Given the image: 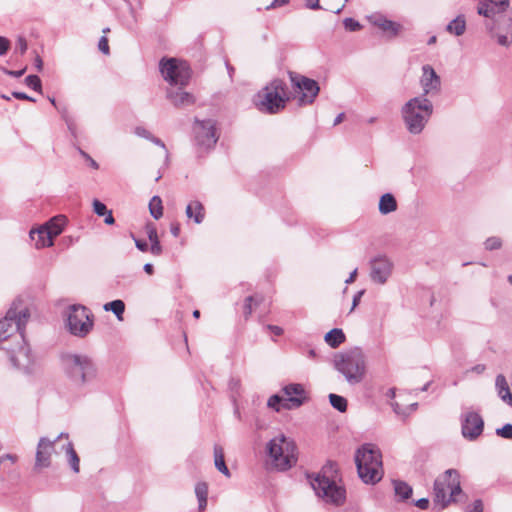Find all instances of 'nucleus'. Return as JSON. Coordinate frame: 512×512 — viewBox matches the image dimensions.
Instances as JSON below:
<instances>
[{
	"label": "nucleus",
	"instance_id": "24",
	"mask_svg": "<svg viewBox=\"0 0 512 512\" xmlns=\"http://www.w3.org/2000/svg\"><path fill=\"white\" fill-rule=\"evenodd\" d=\"M67 442L62 445L61 449L65 451L67 457V463L70 466L71 470L74 473H79L80 471V458L76 453L73 443L69 441V438L66 439Z\"/></svg>",
	"mask_w": 512,
	"mask_h": 512
},
{
	"label": "nucleus",
	"instance_id": "34",
	"mask_svg": "<svg viewBox=\"0 0 512 512\" xmlns=\"http://www.w3.org/2000/svg\"><path fill=\"white\" fill-rule=\"evenodd\" d=\"M395 494L401 500H407L412 495V487L404 481H394Z\"/></svg>",
	"mask_w": 512,
	"mask_h": 512
},
{
	"label": "nucleus",
	"instance_id": "12",
	"mask_svg": "<svg viewBox=\"0 0 512 512\" xmlns=\"http://www.w3.org/2000/svg\"><path fill=\"white\" fill-rule=\"evenodd\" d=\"M195 144L199 152H206L214 148L218 135L216 134L215 122L211 119L195 120L194 125Z\"/></svg>",
	"mask_w": 512,
	"mask_h": 512
},
{
	"label": "nucleus",
	"instance_id": "42",
	"mask_svg": "<svg viewBox=\"0 0 512 512\" xmlns=\"http://www.w3.org/2000/svg\"><path fill=\"white\" fill-rule=\"evenodd\" d=\"M74 146L76 147V149L78 150L79 154L83 157V159L87 162V164L92 168V169H95L97 170L99 168V165L98 163L88 154L86 153L84 150H82L79 146H77L76 144H74Z\"/></svg>",
	"mask_w": 512,
	"mask_h": 512
},
{
	"label": "nucleus",
	"instance_id": "54",
	"mask_svg": "<svg viewBox=\"0 0 512 512\" xmlns=\"http://www.w3.org/2000/svg\"><path fill=\"white\" fill-rule=\"evenodd\" d=\"M134 241H135V245L136 247L142 251V252H145L148 250L149 248V245H148V242L146 240H140V239H135L134 238Z\"/></svg>",
	"mask_w": 512,
	"mask_h": 512
},
{
	"label": "nucleus",
	"instance_id": "19",
	"mask_svg": "<svg viewBox=\"0 0 512 512\" xmlns=\"http://www.w3.org/2000/svg\"><path fill=\"white\" fill-rule=\"evenodd\" d=\"M284 409H293L300 407L305 399V390L301 384L291 383L283 387Z\"/></svg>",
	"mask_w": 512,
	"mask_h": 512
},
{
	"label": "nucleus",
	"instance_id": "43",
	"mask_svg": "<svg viewBox=\"0 0 512 512\" xmlns=\"http://www.w3.org/2000/svg\"><path fill=\"white\" fill-rule=\"evenodd\" d=\"M93 211L96 215L102 217L105 216L106 213H108V209L104 203L99 201L98 199L93 200Z\"/></svg>",
	"mask_w": 512,
	"mask_h": 512
},
{
	"label": "nucleus",
	"instance_id": "7",
	"mask_svg": "<svg viewBox=\"0 0 512 512\" xmlns=\"http://www.w3.org/2000/svg\"><path fill=\"white\" fill-rule=\"evenodd\" d=\"M334 366L351 385H356L365 377L366 361L361 349L354 348L345 353L336 354Z\"/></svg>",
	"mask_w": 512,
	"mask_h": 512
},
{
	"label": "nucleus",
	"instance_id": "45",
	"mask_svg": "<svg viewBox=\"0 0 512 512\" xmlns=\"http://www.w3.org/2000/svg\"><path fill=\"white\" fill-rule=\"evenodd\" d=\"M253 302H255L256 305L259 304L258 301L255 300L254 296H248L246 297L245 299V303H244V316L245 318L247 319L253 312V307H252V304Z\"/></svg>",
	"mask_w": 512,
	"mask_h": 512
},
{
	"label": "nucleus",
	"instance_id": "48",
	"mask_svg": "<svg viewBox=\"0 0 512 512\" xmlns=\"http://www.w3.org/2000/svg\"><path fill=\"white\" fill-rule=\"evenodd\" d=\"M98 49L100 52H102L103 54L105 55H109L110 53V48H109V44H108V39L105 35H103L99 41H98Z\"/></svg>",
	"mask_w": 512,
	"mask_h": 512
},
{
	"label": "nucleus",
	"instance_id": "53",
	"mask_svg": "<svg viewBox=\"0 0 512 512\" xmlns=\"http://www.w3.org/2000/svg\"><path fill=\"white\" fill-rule=\"evenodd\" d=\"M56 109L58 110V112L61 114V118L67 122V120H71L73 119L70 115H69V111H68V108L66 106H57Z\"/></svg>",
	"mask_w": 512,
	"mask_h": 512
},
{
	"label": "nucleus",
	"instance_id": "59",
	"mask_svg": "<svg viewBox=\"0 0 512 512\" xmlns=\"http://www.w3.org/2000/svg\"><path fill=\"white\" fill-rule=\"evenodd\" d=\"M466 512H483V503L481 500H475L473 503V508Z\"/></svg>",
	"mask_w": 512,
	"mask_h": 512
},
{
	"label": "nucleus",
	"instance_id": "35",
	"mask_svg": "<svg viewBox=\"0 0 512 512\" xmlns=\"http://www.w3.org/2000/svg\"><path fill=\"white\" fill-rule=\"evenodd\" d=\"M105 311H111L115 314V316L119 319H123V314L125 312V303L122 300H114L104 304L103 306Z\"/></svg>",
	"mask_w": 512,
	"mask_h": 512
},
{
	"label": "nucleus",
	"instance_id": "9",
	"mask_svg": "<svg viewBox=\"0 0 512 512\" xmlns=\"http://www.w3.org/2000/svg\"><path fill=\"white\" fill-rule=\"evenodd\" d=\"M93 325V315L87 307L81 304H73L68 307L66 326L72 335L83 338L89 334Z\"/></svg>",
	"mask_w": 512,
	"mask_h": 512
},
{
	"label": "nucleus",
	"instance_id": "62",
	"mask_svg": "<svg viewBox=\"0 0 512 512\" xmlns=\"http://www.w3.org/2000/svg\"><path fill=\"white\" fill-rule=\"evenodd\" d=\"M306 6L312 10L320 9L319 0H305Z\"/></svg>",
	"mask_w": 512,
	"mask_h": 512
},
{
	"label": "nucleus",
	"instance_id": "32",
	"mask_svg": "<svg viewBox=\"0 0 512 512\" xmlns=\"http://www.w3.org/2000/svg\"><path fill=\"white\" fill-rule=\"evenodd\" d=\"M195 494L198 499L199 512L204 511L207 506L208 486L205 482H199L195 486Z\"/></svg>",
	"mask_w": 512,
	"mask_h": 512
},
{
	"label": "nucleus",
	"instance_id": "6",
	"mask_svg": "<svg viewBox=\"0 0 512 512\" xmlns=\"http://www.w3.org/2000/svg\"><path fill=\"white\" fill-rule=\"evenodd\" d=\"M289 101L287 85L281 79H273L261 91H259L254 103L260 112L276 114L283 110Z\"/></svg>",
	"mask_w": 512,
	"mask_h": 512
},
{
	"label": "nucleus",
	"instance_id": "64",
	"mask_svg": "<svg viewBox=\"0 0 512 512\" xmlns=\"http://www.w3.org/2000/svg\"><path fill=\"white\" fill-rule=\"evenodd\" d=\"M34 65L38 71H41L43 68V61L39 55H37L34 59Z\"/></svg>",
	"mask_w": 512,
	"mask_h": 512
},
{
	"label": "nucleus",
	"instance_id": "47",
	"mask_svg": "<svg viewBox=\"0 0 512 512\" xmlns=\"http://www.w3.org/2000/svg\"><path fill=\"white\" fill-rule=\"evenodd\" d=\"M27 48L28 45L26 39L22 36H19L16 41L15 51L23 55L26 53Z\"/></svg>",
	"mask_w": 512,
	"mask_h": 512
},
{
	"label": "nucleus",
	"instance_id": "60",
	"mask_svg": "<svg viewBox=\"0 0 512 512\" xmlns=\"http://www.w3.org/2000/svg\"><path fill=\"white\" fill-rule=\"evenodd\" d=\"M415 505L420 509H427L429 506V500L427 498L418 499Z\"/></svg>",
	"mask_w": 512,
	"mask_h": 512
},
{
	"label": "nucleus",
	"instance_id": "49",
	"mask_svg": "<svg viewBox=\"0 0 512 512\" xmlns=\"http://www.w3.org/2000/svg\"><path fill=\"white\" fill-rule=\"evenodd\" d=\"M391 407L393 408V411L399 416L407 417L409 415V412L407 411L406 407H402L396 401L391 403Z\"/></svg>",
	"mask_w": 512,
	"mask_h": 512
},
{
	"label": "nucleus",
	"instance_id": "33",
	"mask_svg": "<svg viewBox=\"0 0 512 512\" xmlns=\"http://www.w3.org/2000/svg\"><path fill=\"white\" fill-rule=\"evenodd\" d=\"M506 34H496L499 45L508 47L512 43V15L505 19Z\"/></svg>",
	"mask_w": 512,
	"mask_h": 512
},
{
	"label": "nucleus",
	"instance_id": "36",
	"mask_svg": "<svg viewBox=\"0 0 512 512\" xmlns=\"http://www.w3.org/2000/svg\"><path fill=\"white\" fill-rule=\"evenodd\" d=\"M149 211L151 216L158 220L163 216L162 200L159 196H153L149 202Z\"/></svg>",
	"mask_w": 512,
	"mask_h": 512
},
{
	"label": "nucleus",
	"instance_id": "18",
	"mask_svg": "<svg viewBox=\"0 0 512 512\" xmlns=\"http://www.w3.org/2000/svg\"><path fill=\"white\" fill-rule=\"evenodd\" d=\"M392 267L391 261L384 256L372 259L370 262L371 280L379 285L385 284L392 273Z\"/></svg>",
	"mask_w": 512,
	"mask_h": 512
},
{
	"label": "nucleus",
	"instance_id": "2",
	"mask_svg": "<svg viewBox=\"0 0 512 512\" xmlns=\"http://www.w3.org/2000/svg\"><path fill=\"white\" fill-rule=\"evenodd\" d=\"M60 365L66 378L78 389L86 387L97 377L96 363L87 354L64 352L60 356Z\"/></svg>",
	"mask_w": 512,
	"mask_h": 512
},
{
	"label": "nucleus",
	"instance_id": "57",
	"mask_svg": "<svg viewBox=\"0 0 512 512\" xmlns=\"http://www.w3.org/2000/svg\"><path fill=\"white\" fill-rule=\"evenodd\" d=\"M364 294V290H360L358 291L354 297H353V301H352V307H351V311H353L355 309V307L359 304L360 302V299L361 297L363 296Z\"/></svg>",
	"mask_w": 512,
	"mask_h": 512
},
{
	"label": "nucleus",
	"instance_id": "16",
	"mask_svg": "<svg viewBox=\"0 0 512 512\" xmlns=\"http://www.w3.org/2000/svg\"><path fill=\"white\" fill-rule=\"evenodd\" d=\"M461 433L469 441L476 440L483 432L484 420L475 411H467L461 415Z\"/></svg>",
	"mask_w": 512,
	"mask_h": 512
},
{
	"label": "nucleus",
	"instance_id": "44",
	"mask_svg": "<svg viewBox=\"0 0 512 512\" xmlns=\"http://www.w3.org/2000/svg\"><path fill=\"white\" fill-rule=\"evenodd\" d=\"M496 434L502 438L512 440V424H505L503 427L496 429Z\"/></svg>",
	"mask_w": 512,
	"mask_h": 512
},
{
	"label": "nucleus",
	"instance_id": "37",
	"mask_svg": "<svg viewBox=\"0 0 512 512\" xmlns=\"http://www.w3.org/2000/svg\"><path fill=\"white\" fill-rule=\"evenodd\" d=\"M329 401L331 406L339 412H345L347 410V400L337 394H329Z\"/></svg>",
	"mask_w": 512,
	"mask_h": 512
},
{
	"label": "nucleus",
	"instance_id": "56",
	"mask_svg": "<svg viewBox=\"0 0 512 512\" xmlns=\"http://www.w3.org/2000/svg\"><path fill=\"white\" fill-rule=\"evenodd\" d=\"M289 0H273L270 5L266 7L267 10L284 6L288 4Z\"/></svg>",
	"mask_w": 512,
	"mask_h": 512
},
{
	"label": "nucleus",
	"instance_id": "20",
	"mask_svg": "<svg viewBox=\"0 0 512 512\" xmlns=\"http://www.w3.org/2000/svg\"><path fill=\"white\" fill-rule=\"evenodd\" d=\"M369 21L380 28L383 32H387L391 37H395L402 29L400 23L386 19L382 14H375L369 17Z\"/></svg>",
	"mask_w": 512,
	"mask_h": 512
},
{
	"label": "nucleus",
	"instance_id": "13",
	"mask_svg": "<svg viewBox=\"0 0 512 512\" xmlns=\"http://www.w3.org/2000/svg\"><path fill=\"white\" fill-rule=\"evenodd\" d=\"M508 7L509 0H479L477 13L493 21L486 24V28L493 33L500 29L499 21L501 17L499 15L505 12Z\"/></svg>",
	"mask_w": 512,
	"mask_h": 512
},
{
	"label": "nucleus",
	"instance_id": "27",
	"mask_svg": "<svg viewBox=\"0 0 512 512\" xmlns=\"http://www.w3.org/2000/svg\"><path fill=\"white\" fill-rule=\"evenodd\" d=\"M324 340L331 348H337L345 342L346 336L342 329L333 328L326 333Z\"/></svg>",
	"mask_w": 512,
	"mask_h": 512
},
{
	"label": "nucleus",
	"instance_id": "15",
	"mask_svg": "<svg viewBox=\"0 0 512 512\" xmlns=\"http://www.w3.org/2000/svg\"><path fill=\"white\" fill-rule=\"evenodd\" d=\"M289 78L292 85L301 92L298 98L299 104H312L320 91L318 83L313 79L291 71L289 72Z\"/></svg>",
	"mask_w": 512,
	"mask_h": 512
},
{
	"label": "nucleus",
	"instance_id": "4",
	"mask_svg": "<svg viewBox=\"0 0 512 512\" xmlns=\"http://www.w3.org/2000/svg\"><path fill=\"white\" fill-rule=\"evenodd\" d=\"M462 496L460 475L455 469H448L434 482L433 510L442 511L452 502H458Z\"/></svg>",
	"mask_w": 512,
	"mask_h": 512
},
{
	"label": "nucleus",
	"instance_id": "17",
	"mask_svg": "<svg viewBox=\"0 0 512 512\" xmlns=\"http://www.w3.org/2000/svg\"><path fill=\"white\" fill-rule=\"evenodd\" d=\"M420 85L423 93L419 97L427 98L429 95H436L440 92L441 79L432 66L426 64L422 67Z\"/></svg>",
	"mask_w": 512,
	"mask_h": 512
},
{
	"label": "nucleus",
	"instance_id": "5",
	"mask_svg": "<svg viewBox=\"0 0 512 512\" xmlns=\"http://www.w3.org/2000/svg\"><path fill=\"white\" fill-rule=\"evenodd\" d=\"M401 114L407 130L414 135L420 134L433 114V104L425 97H414L401 108Z\"/></svg>",
	"mask_w": 512,
	"mask_h": 512
},
{
	"label": "nucleus",
	"instance_id": "3",
	"mask_svg": "<svg viewBox=\"0 0 512 512\" xmlns=\"http://www.w3.org/2000/svg\"><path fill=\"white\" fill-rule=\"evenodd\" d=\"M355 463L358 475L366 484H375L383 477L382 455L372 444H364L356 451Z\"/></svg>",
	"mask_w": 512,
	"mask_h": 512
},
{
	"label": "nucleus",
	"instance_id": "58",
	"mask_svg": "<svg viewBox=\"0 0 512 512\" xmlns=\"http://www.w3.org/2000/svg\"><path fill=\"white\" fill-rule=\"evenodd\" d=\"M266 329H268L269 331H271L274 335L276 336H280L283 334V329L279 326H276V325H267L266 326Z\"/></svg>",
	"mask_w": 512,
	"mask_h": 512
},
{
	"label": "nucleus",
	"instance_id": "61",
	"mask_svg": "<svg viewBox=\"0 0 512 512\" xmlns=\"http://www.w3.org/2000/svg\"><path fill=\"white\" fill-rule=\"evenodd\" d=\"M170 232L174 237H178L180 234V225L177 222L171 223Z\"/></svg>",
	"mask_w": 512,
	"mask_h": 512
},
{
	"label": "nucleus",
	"instance_id": "39",
	"mask_svg": "<svg viewBox=\"0 0 512 512\" xmlns=\"http://www.w3.org/2000/svg\"><path fill=\"white\" fill-rule=\"evenodd\" d=\"M284 397L279 395H272L267 402L268 407L274 409L279 412L281 408H283Z\"/></svg>",
	"mask_w": 512,
	"mask_h": 512
},
{
	"label": "nucleus",
	"instance_id": "52",
	"mask_svg": "<svg viewBox=\"0 0 512 512\" xmlns=\"http://www.w3.org/2000/svg\"><path fill=\"white\" fill-rule=\"evenodd\" d=\"M150 252L155 256H158L162 253V246L160 244V241L151 242Z\"/></svg>",
	"mask_w": 512,
	"mask_h": 512
},
{
	"label": "nucleus",
	"instance_id": "11",
	"mask_svg": "<svg viewBox=\"0 0 512 512\" xmlns=\"http://www.w3.org/2000/svg\"><path fill=\"white\" fill-rule=\"evenodd\" d=\"M162 76L171 85L185 86L191 78V71L185 62H178L176 59L162 60L160 62Z\"/></svg>",
	"mask_w": 512,
	"mask_h": 512
},
{
	"label": "nucleus",
	"instance_id": "21",
	"mask_svg": "<svg viewBox=\"0 0 512 512\" xmlns=\"http://www.w3.org/2000/svg\"><path fill=\"white\" fill-rule=\"evenodd\" d=\"M29 236L36 249L51 247L53 245L51 236H49L48 227L44 225L31 229Z\"/></svg>",
	"mask_w": 512,
	"mask_h": 512
},
{
	"label": "nucleus",
	"instance_id": "22",
	"mask_svg": "<svg viewBox=\"0 0 512 512\" xmlns=\"http://www.w3.org/2000/svg\"><path fill=\"white\" fill-rule=\"evenodd\" d=\"M167 97L176 107H186L195 103V97L181 88L169 90Z\"/></svg>",
	"mask_w": 512,
	"mask_h": 512
},
{
	"label": "nucleus",
	"instance_id": "26",
	"mask_svg": "<svg viewBox=\"0 0 512 512\" xmlns=\"http://www.w3.org/2000/svg\"><path fill=\"white\" fill-rule=\"evenodd\" d=\"M378 208L381 214L387 215L396 211L397 201L391 193H385L380 197Z\"/></svg>",
	"mask_w": 512,
	"mask_h": 512
},
{
	"label": "nucleus",
	"instance_id": "46",
	"mask_svg": "<svg viewBox=\"0 0 512 512\" xmlns=\"http://www.w3.org/2000/svg\"><path fill=\"white\" fill-rule=\"evenodd\" d=\"M148 239L151 242L159 241L156 226L153 223H148L145 227Z\"/></svg>",
	"mask_w": 512,
	"mask_h": 512
},
{
	"label": "nucleus",
	"instance_id": "8",
	"mask_svg": "<svg viewBox=\"0 0 512 512\" xmlns=\"http://www.w3.org/2000/svg\"><path fill=\"white\" fill-rule=\"evenodd\" d=\"M296 445L284 434H279L267 443V453L278 470L290 469L296 464Z\"/></svg>",
	"mask_w": 512,
	"mask_h": 512
},
{
	"label": "nucleus",
	"instance_id": "38",
	"mask_svg": "<svg viewBox=\"0 0 512 512\" xmlns=\"http://www.w3.org/2000/svg\"><path fill=\"white\" fill-rule=\"evenodd\" d=\"M25 84L33 89L34 91H37V92H42V83H41V79L39 76L37 75H28L26 78H25Z\"/></svg>",
	"mask_w": 512,
	"mask_h": 512
},
{
	"label": "nucleus",
	"instance_id": "23",
	"mask_svg": "<svg viewBox=\"0 0 512 512\" xmlns=\"http://www.w3.org/2000/svg\"><path fill=\"white\" fill-rule=\"evenodd\" d=\"M495 387L501 400L512 407V393L504 375L499 374L496 376Z\"/></svg>",
	"mask_w": 512,
	"mask_h": 512
},
{
	"label": "nucleus",
	"instance_id": "63",
	"mask_svg": "<svg viewBox=\"0 0 512 512\" xmlns=\"http://www.w3.org/2000/svg\"><path fill=\"white\" fill-rule=\"evenodd\" d=\"M104 222L107 225H112L115 222V219L112 215V211L108 210V213H106V215H105Z\"/></svg>",
	"mask_w": 512,
	"mask_h": 512
},
{
	"label": "nucleus",
	"instance_id": "1",
	"mask_svg": "<svg viewBox=\"0 0 512 512\" xmlns=\"http://www.w3.org/2000/svg\"><path fill=\"white\" fill-rule=\"evenodd\" d=\"M29 317V310L19 308V303L14 302L0 319V349L7 352L11 364L19 369L28 368L32 362L24 336Z\"/></svg>",
	"mask_w": 512,
	"mask_h": 512
},
{
	"label": "nucleus",
	"instance_id": "40",
	"mask_svg": "<svg viewBox=\"0 0 512 512\" xmlns=\"http://www.w3.org/2000/svg\"><path fill=\"white\" fill-rule=\"evenodd\" d=\"M484 245L486 250L492 251L501 248L502 241L499 237L493 236L486 239Z\"/></svg>",
	"mask_w": 512,
	"mask_h": 512
},
{
	"label": "nucleus",
	"instance_id": "14",
	"mask_svg": "<svg viewBox=\"0 0 512 512\" xmlns=\"http://www.w3.org/2000/svg\"><path fill=\"white\" fill-rule=\"evenodd\" d=\"M69 435L67 433H60L53 440L48 437H41L38 441L35 455V464L34 470L40 471L45 468H49L51 466V457L53 452H55L56 445L62 439H68Z\"/></svg>",
	"mask_w": 512,
	"mask_h": 512
},
{
	"label": "nucleus",
	"instance_id": "28",
	"mask_svg": "<svg viewBox=\"0 0 512 512\" xmlns=\"http://www.w3.org/2000/svg\"><path fill=\"white\" fill-rule=\"evenodd\" d=\"M186 215L193 218L195 223L200 224L204 219V207L199 201L191 202L186 207Z\"/></svg>",
	"mask_w": 512,
	"mask_h": 512
},
{
	"label": "nucleus",
	"instance_id": "25",
	"mask_svg": "<svg viewBox=\"0 0 512 512\" xmlns=\"http://www.w3.org/2000/svg\"><path fill=\"white\" fill-rule=\"evenodd\" d=\"M446 31L454 36H462L466 31V18L464 14L457 15L446 25Z\"/></svg>",
	"mask_w": 512,
	"mask_h": 512
},
{
	"label": "nucleus",
	"instance_id": "51",
	"mask_svg": "<svg viewBox=\"0 0 512 512\" xmlns=\"http://www.w3.org/2000/svg\"><path fill=\"white\" fill-rule=\"evenodd\" d=\"M10 46V42L7 38L0 36V56L7 53Z\"/></svg>",
	"mask_w": 512,
	"mask_h": 512
},
{
	"label": "nucleus",
	"instance_id": "50",
	"mask_svg": "<svg viewBox=\"0 0 512 512\" xmlns=\"http://www.w3.org/2000/svg\"><path fill=\"white\" fill-rule=\"evenodd\" d=\"M65 123H66L67 129L70 132L72 138L74 140H76L78 137V133H77V125H76L74 119L67 120V122H65Z\"/></svg>",
	"mask_w": 512,
	"mask_h": 512
},
{
	"label": "nucleus",
	"instance_id": "31",
	"mask_svg": "<svg viewBox=\"0 0 512 512\" xmlns=\"http://www.w3.org/2000/svg\"><path fill=\"white\" fill-rule=\"evenodd\" d=\"M135 134L139 137H142V138H145L151 142H153L155 145L161 147L164 151H165V158H166V161L168 160V157H169V153H168V150L164 144V142L153 136L147 129H145L144 127H136L135 128Z\"/></svg>",
	"mask_w": 512,
	"mask_h": 512
},
{
	"label": "nucleus",
	"instance_id": "29",
	"mask_svg": "<svg viewBox=\"0 0 512 512\" xmlns=\"http://www.w3.org/2000/svg\"><path fill=\"white\" fill-rule=\"evenodd\" d=\"M214 463L218 471L224 474L226 477H230V472L225 464L224 451L219 445L214 446Z\"/></svg>",
	"mask_w": 512,
	"mask_h": 512
},
{
	"label": "nucleus",
	"instance_id": "41",
	"mask_svg": "<svg viewBox=\"0 0 512 512\" xmlns=\"http://www.w3.org/2000/svg\"><path fill=\"white\" fill-rule=\"evenodd\" d=\"M343 25H344L345 29L350 32L358 31L362 27L358 21H356L355 19L350 18V17L345 18L343 20Z\"/></svg>",
	"mask_w": 512,
	"mask_h": 512
},
{
	"label": "nucleus",
	"instance_id": "30",
	"mask_svg": "<svg viewBox=\"0 0 512 512\" xmlns=\"http://www.w3.org/2000/svg\"><path fill=\"white\" fill-rule=\"evenodd\" d=\"M43 225L48 227L49 236L54 243V239L63 231L64 220L62 217H54Z\"/></svg>",
	"mask_w": 512,
	"mask_h": 512
},
{
	"label": "nucleus",
	"instance_id": "55",
	"mask_svg": "<svg viewBox=\"0 0 512 512\" xmlns=\"http://www.w3.org/2000/svg\"><path fill=\"white\" fill-rule=\"evenodd\" d=\"M12 96H13L14 98H16V99H19V100H27V101H32V102H34V101H35V99H34V98H32V97L28 96V95H27L26 93H24V92H17V91H15V92H13V93H12Z\"/></svg>",
	"mask_w": 512,
	"mask_h": 512
},
{
	"label": "nucleus",
	"instance_id": "10",
	"mask_svg": "<svg viewBox=\"0 0 512 512\" xmlns=\"http://www.w3.org/2000/svg\"><path fill=\"white\" fill-rule=\"evenodd\" d=\"M311 486L316 495L326 502L340 505L345 500V489L325 475L318 474L311 481Z\"/></svg>",
	"mask_w": 512,
	"mask_h": 512
}]
</instances>
